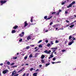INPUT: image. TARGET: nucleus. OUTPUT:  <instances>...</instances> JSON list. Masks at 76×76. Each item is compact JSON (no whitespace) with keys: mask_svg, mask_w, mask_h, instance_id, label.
I'll return each mask as SVG.
<instances>
[{"mask_svg":"<svg viewBox=\"0 0 76 76\" xmlns=\"http://www.w3.org/2000/svg\"><path fill=\"white\" fill-rule=\"evenodd\" d=\"M74 17H75V18H76V15H74Z\"/></svg>","mask_w":76,"mask_h":76,"instance_id":"64","label":"nucleus"},{"mask_svg":"<svg viewBox=\"0 0 76 76\" xmlns=\"http://www.w3.org/2000/svg\"><path fill=\"white\" fill-rule=\"evenodd\" d=\"M75 22H76V20L74 22L72 23H71V25H73V23H75Z\"/></svg>","mask_w":76,"mask_h":76,"instance_id":"37","label":"nucleus"},{"mask_svg":"<svg viewBox=\"0 0 76 76\" xmlns=\"http://www.w3.org/2000/svg\"><path fill=\"white\" fill-rule=\"evenodd\" d=\"M9 72V71L8 70L6 69L4 70L2 72V73H3V74H6V73H7V72Z\"/></svg>","mask_w":76,"mask_h":76,"instance_id":"6","label":"nucleus"},{"mask_svg":"<svg viewBox=\"0 0 76 76\" xmlns=\"http://www.w3.org/2000/svg\"><path fill=\"white\" fill-rule=\"evenodd\" d=\"M28 25V23H27V21H26L24 22V28L26 27Z\"/></svg>","mask_w":76,"mask_h":76,"instance_id":"2","label":"nucleus"},{"mask_svg":"<svg viewBox=\"0 0 76 76\" xmlns=\"http://www.w3.org/2000/svg\"><path fill=\"white\" fill-rule=\"evenodd\" d=\"M25 53H23L22 54V55H23V56H24V55H25Z\"/></svg>","mask_w":76,"mask_h":76,"instance_id":"61","label":"nucleus"},{"mask_svg":"<svg viewBox=\"0 0 76 76\" xmlns=\"http://www.w3.org/2000/svg\"><path fill=\"white\" fill-rule=\"evenodd\" d=\"M29 73H27V74H26V76H29Z\"/></svg>","mask_w":76,"mask_h":76,"instance_id":"53","label":"nucleus"},{"mask_svg":"<svg viewBox=\"0 0 76 76\" xmlns=\"http://www.w3.org/2000/svg\"><path fill=\"white\" fill-rule=\"evenodd\" d=\"M17 57H13V58L14 60H16V59H17Z\"/></svg>","mask_w":76,"mask_h":76,"instance_id":"25","label":"nucleus"},{"mask_svg":"<svg viewBox=\"0 0 76 76\" xmlns=\"http://www.w3.org/2000/svg\"><path fill=\"white\" fill-rule=\"evenodd\" d=\"M42 40H41L40 41H39L38 42V44H39V43H40V42H42Z\"/></svg>","mask_w":76,"mask_h":76,"instance_id":"28","label":"nucleus"},{"mask_svg":"<svg viewBox=\"0 0 76 76\" xmlns=\"http://www.w3.org/2000/svg\"><path fill=\"white\" fill-rule=\"evenodd\" d=\"M68 26H69V25H67L65 26V28H67V27H68Z\"/></svg>","mask_w":76,"mask_h":76,"instance_id":"30","label":"nucleus"},{"mask_svg":"<svg viewBox=\"0 0 76 76\" xmlns=\"http://www.w3.org/2000/svg\"><path fill=\"white\" fill-rule=\"evenodd\" d=\"M75 1H73V2H72V3H71L72 5H73V4H75Z\"/></svg>","mask_w":76,"mask_h":76,"instance_id":"26","label":"nucleus"},{"mask_svg":"<svg viewBox=\"0 0 76 76\" xmlns=\"http://www.w3.org/2000/svg\"><path fill=\"white\" fill-rule=\"evenodd\" d=\"M53 24V22H51L50 23V25H51Z\"/></svg>","mask_w":76,"mask_h":76,"instance_id":"51","label":"nucleus"},{"mask_svg":"<svg viewBox=\"0 0 76 76\" xmlns=\"http://www.w3.org/2000/svg\"><path fill=\"white\" fill-rule=\"evenodd\" d=\"M53 18V16H51L49 18H47V16H45L44 17V18L45 19H50L51 18Z\"/></svg>","mask_w":76,"mask_h":76,"instance_id":"3","label":"nucleus"},{"mask_svg":"<svg viewBox=\"0 0 76 76\" xmlns=\"http://www.w3.org/2000/svg\"><path fill=\"white\" fill-rule=\"evenodd\" d=\"M17 67V66H13L12 67V68H14V67Z\"/></svg>","mask_w":76,"mask_h":76,"instance_id":"35","label":"nucleus"},{"mask_svg":"<svg viewBox=\"0 0 76 76\" xmlns=\"http://www.w3.org/2000/svg\"><path fill=\"white\" fill-rule=\"evenodd\" d=\"M72 35L73 36H76V33L75 34H74Z\"/></svg>","mask_w":76,"mask_h":76,"instance_id":"56","label":"nucleus"},{"mask_svg":"<svg viewBox=\"0 0 76 76\" xmlns=\"http://www.w3.org/2000/svg\"><path fill=\"white\" fill-rule=\"evenodd\" d=\"M32 54H31L29 56V58H32Z\"/></svg>","mask_w":76,"mask_h":76,"instance_id":"22","label":"nucleus"},{"mask_svg":"<svg viewBox=\"0 0 76 76\" xmlns=\"http://www.w3.org/2000/svg\"><path fill=\"white\" fill-rule=\"evenodd\" d=\"M71 38H72V36L71 35L69 37V39H71Z\"/></svg>","mask_w":76,"mask_h":76,"instance_id":"21","label":"nucleus"},{"mask_svg":"<svg viewBox=\"0 0 76 76\" xmlns=\"http://www.w3.org/2000/svg\"><path fill=\"white\" fill-rule=\"evenodd\" d=\"M19 36L20 37H23V35L20 34H19Z\"/></svg>","mask_w":76,"mask_h":76,"instance_id":"24","label":"nucleus"},{"mask_svg":"<svg viewBox=\"0 0 76 76\" xmlns=\"http://www.w3.org/2000/svg\"><path fill=\"white\" fill-rule=\"evenodd\" d=\"M44 57H45V56H44V55H42L41 56V58L42 59H44Z\"/></svg>","mask_w":76,"mask_h":76,"instance_id":"16","label":"nucleus"},{"mask_svg":"<svg viewBox=\"0 0 76 76\" xmlns=\"http://www.w3.org/2000/svg\"><path fill=\"white\" fill-rule=\"evenodd\" d=\"M54 41H51L50 42V44L51 45H53L54 44V43H53Z\"/></svg>","mask_w":76,"mask_h":76,"instance_id":"19","label":"nucleus"},{"mask_svg":"<svg viewBox=\"0 0 76 76\" xmlns=\"http://www.w3.org/2000/svg\"><path fill=\"white\" fill-rule=\"evenodd\" d=\"M39 54V53H36L35 54V57H37V56H38Z\"/></svg>","mask_w":76,"mask_h":76,"instance_id":"14","label":"nucleus"},{"mask_svg":"<svg viewBox=\"0 0 76 76\" xmlns=\"http://www.w3.org/2000/svg\"><path fill=\"white\" fill-rule=\"evenodd\" d=\"M39 67H42V65H39Z\"/></svg>","mask_w":76,"mask_h":76,"instance_id":"58","label":"nucleus"},{"mask_svg":"<svg viewBox=\"0 0 76 76\" xmlns=\"http://www.w3.org/2000/svg\"><path fill=\"white\" fill-rule=\"evenodd\" d=\"M39 47L40 48H42V45H39Z\"/></svg>","mask_w":76,"mask_h":76,"instance_id":"27","label":"nucleus"},{"mask_svg":"<svg viewBox=\"0 0 76 76\" xmlns=\"http://www.w3.org/2000/svg\"><path fill=\"white\" fill-rule=\"evenodd\" d=\"M38 50V49H36V50H35L34 51V52H36V51H37Z\"/></svg>","mask_w":76,"mask_h":76,"instance_id":"57","label":"nucleus"},{"mask_svg":"<svg viewBox=\"0 0 76 76\" xmlns=\"http://www.w3.org/2000/svg\"><path fill=\"white\" fill-rule=\"evenodd\" d=\"M14 64H15V63H12V64H11V66H12V65H14Z\"/></svg>","mask_w":76,"mask_h":76,"instance_id":"45","label":"nucleus"},{"mask_svg":"<svg viewBox=\"0 0 76 76\" xmlns=\"http://www.w3.org/2000/svg\"><path fill=\"white\" fill-rule=\"evenodd\" d=\"M64 4H65V2H62L61 3V4L62 5H64Z\"/></svg>","mask_w":76,"mask_h":76,"instance_id":"33","label":"nucleus"},{"mask_svg":"<svg viewBox=\"0 0 76 76\" xmlns=\"http://www.w3.org/2000/svg\"><path fill=\"white\" fill-rule=\"evenodd\" d=\"M65 21L66 23H69V22H70V21H68L67 20H66Z\"/></svg>","mask_w":76,"mask_h":76,"instance_id":"32","label":"nucleus"},{"mask_svg":"<svg viewBox=\"0 0 76 76\" xmlns=\"http://www.w3.org/2000/svg\"><path fill=\"white\" fill-rule=\"evenodd\" d=\"M25 75H26V74L24 73L23 75V76H25Z\"/></svg>","mask_w":76,"mask_h":76,"instance_id":"55","label":"nucleus"},{"mask_svg":"<svg viewBox=\"0 0 76 76\" xmlns=\"http://www.w3.org/2000/svg\"><path fill=\"white\" fill-rule=\"evenodd\" d=\"M65 14H67L68 13V12L67 11H65Z\"/></svg>","mask_w":76,"mask_h":76,"instance_id":"49","label":"nucleus"},{"mask_svg":"<svg viewBox=\"0 0 76 76\" xmlns=\"http://www.w3.org/2000/svg\"><path fill=\"white\" fill-rule=\"evenodd\" d=\"M6 2V1H0V3L1 4V6H2L3 5V4H4V3H5Z\"/></svg>","mask_w":76,"mask_h":76,"instance_id":"4","label":"nucleus"},{"mask_svg":"<svg viewBox=\"0 0 76 76\" xmlns=\"http://www.w3.org/2000/svg\"><path fill=\"white\" fill-rule=\"evenodd\" d=\"M62 52H64V51H66V50L64 49L62 50Z\"/></svg>","mask_w":76,"mask_h":76,"instance_id":"38","label":"nucleus"},{"mask_svg":"<svg viewBox=\"0 0 76 76\" xmlns=\"http://www.w3.org/2000/svg\"><path fill=\"white\" fill-rule=\"evenodd\" d=\"M34 70V68H30V71H32V70Z\"/></svg>","mask_w":76,"mask_h":76,"instance_id":"34","label":"nucleus"},{"mask_svg":"<svg viewBox=\"0 0 76 76\" xmlns=\"http://www.w3.org/2000/svg\"><path fill=\"white\" fill-rule=\"evenodd\" d=\"M16 73V70L14 71L12 73L11 76H18L19 75V74H17L15 75Z\"/></svg>","mask_w":76,"mask_h":76,"instance_id":"1","label":"nucleus"},{"mask_svg":"<svg viewBox=\"0 0 76 76\" xmlns=\"http://www.w3.org/2000/svg\"><path fill=\"white\" fill-rule=\"evenodd\" d=\"M11 32L12 34H14L16 32V31H15V30H12Z\"/></svg>","mask_w":76,"mask_h":76,"instance_id":"17","label":"nucleus"},{"mask_svg":"<svg viewBox=\"0 0 76 76\" xmlns=\"http://www.w3.org/2000/svg\"><path fill=\"white\" fill-rule=\"evenodd\" d=\"M27 58H28L27 56H25V57H24V59H26Z\"/></svg>","mask_w":76,"mask_h":76,"instance_id":"50","label":"nucleus"},{"mask_svg":"<svg viewBox=\"0 0 76 76\" xmlns=\"http://www.w3.org/2000/svg\"><path fill=\"white\" fill-rule=\"evenodd\" d=\"M50 45H51V44H50V43H49L47 45V46H48V47H49L50 46Z\"/></svg>","mask_w":76,"mask_h":76,"instance_id":"31","label":"nucleus"},{"mask_svg":"<svg viewBox=\"0 0 76 76\" xmlns=\"http://www.w3.org/2000/svg\"><path fill=\"white\" fill-rule=\"evenodd\" d=\"M41 61L42 63H45V61H44V60L43 59H42Z\"/></svg>","mask_w":76,"mask_h":76,"instance_id":"20","label":"nucleus"},{"mask_svg":"<svg viewBox=\"0 0 76 76\" xmlns=\"http://www.w3.org/2000/svg\"><path fill=\"white\" fill-rule=\"evenodd\" d=\"M38 71H39V69H37L36 70V72H38Z\"/></svg>","mask_w":76,"mask_h":76,"instance_id":"59","label":"nucleus"},{"mask_svg":"<svg viewBox=\"0 0 76 76\" xmlns=\"http://www.w3.org/2000/svg\"><path fill=\"white\" fill-rule=\"evenodd\" d=\"M18 28V26H14L13 28V29H17V28Z\"/></svg>","mask_w":76,"mask_h":76,"instance_id":"9","label":"nucleus"},{"mask_svg":"<svg viewBox=\"0 0 76 76\" xmlns=\"http://www.w3.org/2000/svg\"><path fill=\"white\" fill-rule=\"evenodd\" d=\"M50 63L46 64L45 66L46 67H47V66H48L49 65H50Z\"/></svg>","mask_w":76,"mask_h":76,"instance_id":"23","label":"nucleus"},{"mask_svg":"<svg viewBox=\"0 0 76 76\" xmlns=\"http://www.w3.org/2000/svg\"><path fill=\"white\" fill-rule=\"evenodd\" d=\"M56 58H53V61H54V60H56Z\"/></svg>","mask_w":76,"mask_h":76,"instance_id":"48","label":"nucleus"},{"mask_svg":"<svg viewBox=\"0 0 76 76\" xmlns=\"http://www.w3.org/2000/svg\"><path fill=\"white\" fill-rule=\"evenodd\" d=\"M51 52V50H50L48 51L47 50H46L44 51V53H45L46 54H50Z\"/></svg>","mask_w":76,"mask_h":76,"instance_id":"7","label":"nucleus"},{"mask_svg":"<svg viewBox=\"0 0 76 76\" xmlns=\"http://www.w3.org/2000/svg\"><path fill=\"white\" fill-rule=\"evenodd\" d=\"M29 48V46H27L26 47V49H28Z\"/></svg>","mask_w":76,"mask_h":76,"instance_id":"36","label":"nucleus"},{"mask_svg":"<svg viewBox=\"0 0 76 76\" xmlns=\"http://www.w3.org/2000/svg\"><path fill=\"white\" fill-rule=\"evenodd\" d=\"M62 11L61 10H59V13H60V12H61Z\"/></svg>","mask_w":76,"mask_h":76,"instance_id":"52","label":"nucleus"},{"mask_svg":"<svg viewBox=\"0 0 76 76\" xmlns=\"http://www.w3.org/2000/svg\"><path fill=\"white\" fill-rule=\"evenodd\" d=\"M58 42H59L58 40H56V41L55 42L56 43H58Z\"/></svg>","mask_w":76,"mask_h":76,"instance_id":"43","label":"nucleus"},{"mask_svg":"<svg viewBox=\"0 0 76 76\" xmlns=\"http://www.w3.org/2000/svg\"><path fill=\"white\" fill-rule=\"evenodd\" d=\"M7 64H8V65H9L10 64V62H7Z\"/></svg>","mask_w":76,"mask_h":76,"instance_id":"41","label":"nucleus"},{"mask_svg":"<svg viewBox=\"0 0 76 76\" xmlns=\"http://www.w3.org/2000/svg\"><path fill=\"white\" fill-rule=\"evenodd\" d=\"M31 46L32 47H34V45H31Z\"/></svg>","mask_w":76,"mask_h":76,"instance_id":"63","label":"nucleus"},{"mask_svg":"<svg viewBox=\"0 0 76 76\" xmlns=\"http://www.w3.org/2000/svg\"><path fill=\"white\" fill-rule=\"evenodd\" d=\"M50 57H51V58H52V57H54V56L53 55H50Z\"/></svg>","mask_w":76,"mask_h":76,"instance_id":"44","label":"nucleus"},{"mask_svg":"<svg viewBox=\"0 0 76 76\" xmlns=\"http://www.w3.org/2000/svg\"><path fill=\"white\" fill-rule=\"evenodd\" d=\"M21 34H22V35H24V32H22L21 33Z\"/></svg>","mask_w":76,"mask_h":76,"instance_id":"47","label":"nucleus"},{"mask_svg":"<svg viewBox=\"0 0 76 76\" xmlns=\"http://www.w3.org/2000/svg\"><path fill=\"white\" fill-rule=\"evenodd\" d=\"M67 42V41H65V44H66Z\"/></svg>","mask_w":76,"mask_h":76,"instance_id":"54","label":"nucleus"},{"mask_svg":"<svg viewBox=\"0 0 76 76\" xmlns=\"http://www.w3.org/2000/svg\"><path fill=\"white\" fill-rule=\"evenodd\" d=\"M56 12H52V15H54V14H56Z\"/></svg>","mask_w":76,"mask_h":76,"instance_id":"29","label":"nucleus"},{"mask_svg":"<svg viewBox=\"0 0 76 76\" xmlns=\"http://www.w3.org/2000/svg\"><path fill=\"white\" fill-rule=\"evenodd\" d=\"M45 42H46V43H48V40H45Z\"/></svg>","mask_w":76,"mask_h":76,"instance_id":"42","label":"nucleus"},{"mask_svg":"<svg viewBox=\"0 0 76 76\" xmlns=\"http://www.w3.org/2000/svg\"><path fill=\"white\" fill-rule=\"evenodd\" d=\"M60 14V12H58L56 14V15H59V14Z\"/></svg>","mask_w":76,"mask_h":76,"instance_id":"40","label":"nucleus"},{"mask_svg":"<svg viewBox=\"0 0 76 76\" xmlns=\"http://www.w3.org/2000/svg\"><path fill=\"white\" fill-rule=\"evenodd\" d=\"M20 42H22V39H20L19 40Z\"/></svg>","mask_w":76,"mask_h":76,"instance_id":"39","label":"nucleus"},{"mask_svg":"<svg viewBox=\"0 0 76 76\" xmlns=\"http://www.w3.org/2000/svg\"><path fill=\"white\" fill-rule=\"evenodd\" d=\"M74 26H75V25H74V24H72V25H71L69 26V27L71 28H73Z\"/></svg>","mask_w":76,"mask_h":76,"instance_id":"15","label":"nucleus"},{"mask_svg":"<svg viewBox=\"0 0 76 76\" xmlns=\"http://www.w3.org/2000/svg\"><path fill=\"white\" fill-rule=\"evenodd\" d=\"M73 5L71 3L69 5V6H67V8H69L71 7H72V6Z\"/></svg>","mask_w":76,"mask_h":76,"instance_id":"12","label":"nucleus"},{"mask_svg":"<svg viewBox=\"0 0 76 76\" xmlns=\"http://www.w3.org/2000/svg\"><path fill=\"white\" fill-rule=\"evenodd\" d=\"M24 65V64H21V66H23V65Z\"/></svg>","mask_w":76,"mask_h":76,"instance_id":"60","label":"nucleus"},{"mask_svg":"<svg viewBox=\"0 0 76 76\" xmlns=\"http://www.w3.org/2000/svg\"><path fill=\"white\" fill-rule=\"evenodd\" d=\"M33 19H34V17H31V23H32V22H33Z\"/></svg>","mask_w":76,"mask_h":76,"instance_id":"11","label":"nucleus"},{"mask_svg":"<svg viewBox=\"0 0 76 76\" xmlns=\"http://www.w3.org/2000/svg\"><path fill=\"white\" fill-rule=\"evenodd\" d=\"M32 37V36L29 35L27 37V39L28 41H29V39H31V37Z\"/></svg>","mask_w":76,"mask_h":76,"instance_id":"5","label":"nucleus"},{"mask_svg":"<svg viewBox=\"0 0 76 76\" xmlns=\"http://www.w3.org/2000/svg\"><path fill=\"white\" fill-rule=\"evenodd\" d=\"M74 42V41H73V40H72V42H70L68 43V45H71Z\"/></svg>","mask_w":76,"mask_h":76,"instance_id":"8","label":"nucleus"},{"mask_svg":"<svg viewBox=\"0 0 76 76\" xmlns=\"http://www.w3.org/2000/svg\"><path fill=\"white\" fill-rule=\"evenodd\" d=\"M35 24H36V22H35L34 23H33L31 24V25H35Z\"/></svg>","mask_w":76,"mask_h":76,"instance_id":"46","label":"nucleus"},{"mask_svg":"<svg viewBox=\"0 0 76 76\" xmlns=\"http://www.w3.org/2000/svg\"><path fill=\"white\" fill-rule=\"evenodd\" d=\"M25 69V68H24V67L22 69H21L19 71L17 72V73H19L20 72H22L23 70V69Z\"/></svg>","mask_w":76,"mask_h":76,"instance_id":"10","label":"nucleus"},{"mask_svg":"<svg viewBox=\"0 0 76 76\" xmlns=\"http://www.w3.org/2000/svg\"><path fill=\"white\" fill-rule=\"evenodd\" d=\"M3 64L1 63V64H0V66H2V65H3Z\"/></svg>","mask_w":76,"mask_h":76,"instance_id":"62","label":"nucleus"},{"mask_svg":"<svg viewBox=\"0 0 76 76\" xmlns=\"http://www.w3.org/2000/svg\"><path fill=\"white\" fill-rule=\"evenodd\" d=\"M57 48H52V50H57Z\"/></svg>","mask_w":76,"mask_h":76,"instance_id":"18","label":"nucleus"},{"mask_svg":"<svg viewBox=\"0 0 76 76\" xmlns=\"http://www.w3.org/2000/svg\"><path fill=\"white\" fill-rule=\"evenodd\" d=\"M37 74H38V73L37 72H35L34 73L33 75V76H37Z\"/></svg>","mask_w":76,"mask_h":76,"instance_id":"13","label":"nucleus"}]
</instances>
